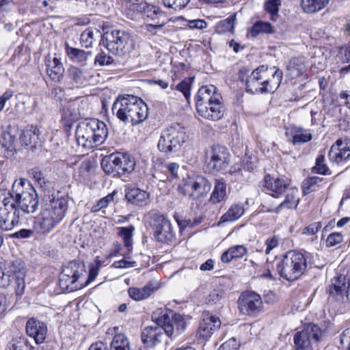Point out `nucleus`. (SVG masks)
Wrapping results in <instances>:
<instances>
[{"label":"nucleus","mask_w":350,"mask_h":350,"mask_svg":"<svg viewBox=\"0 0 350 350\" xmlns=\"http://www.w3.org/2000/svg\"><path fill=\"white\" fill-rule=\"evenodd\" d=\"M283 73L276 67L260 66L247 76V70L241 69L239 72L241 81L245 80V90L251 94H268L274 92L280 86Z\"/></svg>","instance_id":"nucleus-1"},{"label":"nucleus","mask_w":350,"mask_h":350,"mask_svg":"<svg viewBox=\"0 0 350 350\" xmlns=\"http://www.w3.org/2000/svg\"><path fill=\"white\" fill-rule=\"evenodd\" d=\"M10 202L25 215L34 213L38 206V198L35 189L25 179L15 180L12 191H0V204L4 201Z\"/></svg>","instance_id":"nucleus-2"},{"label":"nucleus","mask_w":350,"mask_h":350,"mask_svg":"<svg viewBox=\"0 0 350 350\" xmlns=\"http://www.w3.org/2000/svg\"><path fill=\"white\" fill-rule=\"evenodd\" d=\"M113 113L125 124H139L148 116V107L139 98L130 94L119 96L112 107Z\"/></svg>","instance_id":"nucleus-3"},{"label":"nucleus","mask_w":350,"mask_h":350,"mask_svg":"<svg viewBox=\"0 0 350 350\" xmlns=\"http://www.w3.org/2000/svg\"><path fill=\"white\" fill-rule=\"evenodd\" d=\"M68 208L66 198L51 199L42 208L34 221V228L40 233L48 234L65 217Z\"/></svg>","instance_id":"nucleus-4"},{"label":"nucleus","mask_w":350,"mask_h":350,"mask_svg":"<svg viewBox=\"0 0 350 350\" xmlns=\"http://www.w3.org/2000/svg\"><path fill=\"white\" fill-rule=\"evenodd\" d=\"M213 85L202 86L196 96V110L202 117L211 120H219L224 115V107L221 95Z\"/></svg>","instance_id":"nucleus-5"},{"label":"nucleus","mask_w":350,"mask_h":350,"mask_svg":"<svg viewBox=\"0 0 350 350\" xmlns=\"http://www.w3.org/2000/svg\"><path fill=\"white\" fill-rule=\"evenodd\" d=\"M26 269L21 259L8 262L0 258V287L11 286L16 295H22L25 288Z\"/></svg>","instance_id":"nucleus-6"},{"label":"nucleus","mask_w":350,"mask_h":350,"mask_svg":"<svg viewBox=\"0 0 350 350\" xmlns=\"http://www.w3.org/2000/svg\"><path fill=\"white\" fill-rule=\"evenodd\" d=\"M308 266V256L296 250L288 251L282 260L276 262L277 272L288 281H295L299 278Z\"/></svg>","instance_id":"nucleus-7"},{"label":"nucleus","mask_w":350,"mask_h":350,"mask_svg":"<svg viewBox=\"0 0 350 350\" xmlns=\"http://www.w3.org/2000/svg\"><path fill=\"white\" fill-rule=\"evenodd\" d=\"M189 137L187 129L180 124L174 122L162 131L157 147L166 154L177 152Z\"/></svg>","instance_id":"nucleus-8"},{"label":"nucleus","mask_w":350,"mask_h":350,"mask_svg":"<svg viewBox=\"0 0 350 350\" xmlns=\"http://www.w3.org/2000/svg\"><path fill=\"white\" fill-rule=\"evenodd\" d=\"M134 157L127 153L117 152L105 157L101 161L103 171L113 177L130 174L135 167Z\"/></svg>","instance_id":"nucleus-9"},{"label":"nucleus","mask_w":350,"mask_h":350,"mask_svg":"<svg viewBox=\"0 0 350 350\" xmlns=\"http://www.w3.org/2000/svg\"><path fill=\"white\" fill-rule=\"evenodd\" d=\"M85 273L83 263L75 260L69 262L61 272L59 280L60 288L64 291L72 292L85 287Z\"/></svg>","instance_id":"nucleus-10"},{"label":"nucleus","mask_w":350,"mask_h":350,"mask_svg":"<svg viewBox=\"0 0 350 350\" xmlns=\"http://www.w3.org/2000/svg\"><path fill=\"white\" fill-rule=\"evenodd\" d=\"M104 45L113 54L122 55L129 53L135 47V40L129 32L113 29L103 35Z\"/></svg>","instance_id":"nucleus-11"},{"label":"nucleus","mask_w":350,"mask_h":350,"mask_svg":"<svg viewBox=\"0 0 350 350\" xmlns=\"http://www.w3.org/2000/svg\"><path fill=\"white\" fill-rule=\"evenodd\" d=\"M152 319L162 326L166 335L171 338H175L183 333L187 325V321L184 315L175 313L170 318L163 308L155 310L152 314Z\"/></svg>","instance_id":"nucleus-12"},{"label":"nucleus","mask_w":350,"mask_h":350,"mask_svg":"<svg viewBox=\"0 0 350 350\" xmlns=\"http://www.w3.org/2000/svg\"><path fill=\"white\" fill-rule=\"evenodd\" d=\"M211 187V183L203 176L191 175L183 178L178 190L190 200H197L206 196Z\"/></svg>","instance_id":"nucleus-13"},{"label":"nucleus","mask_w":350,"mask_h":350,"mask_svg":"<svg viewBox=\"0 0 350 350\" xmlns=\"http://www.w3.org/2000/svg\"><path fill=\"white\" fill-rule=\"evenodd\" d=\"M149 224L154 238L159 242L170 243L175 236L170 221L163 215L154 213L150 215Z\"/></svg>","instance_id":"nucleus-14"},{"label":"nucleus","mask_w":350,"mask_h":350,"mask_svg":"<svg viewBox=\"0 0 350 350\" xmlns=\"http://www.w3.org/2000/svg\"><path fill=\"white\" fill-rule=\"evenodd\" d=\"M228 150L222 146L214 145L206 152V163L208 167L215 172L227 168L229 165Z\"/></svg>","instance_id":"nucleus-15"},{"label":"nucleus","mask_w":350,"mask_h":350,"mask_svg":"<svg viewBox=\"0 0 350 350\" xmlns=\"http://www.w3.org/2000/svg\"><path fill=\"white\" fill-rule=\"evenodd\" d=\"M322 336V331L315 324H308L304 329L294 336L295 350H312V340L317 342Z\"/></svg>","instance_id":"nucleus-16"},{"label":"nucleus","mask_w":350,"mask_h":350,"mask_svg":"<svg viewBox=\"0 0 350 350\" xmlns=\"http://www.w3.org/2000/svg\"><path fill=\"white\" fill-rule=\"evenodd\" d=\"M25 216L16 206L4 200L0 204V228L10 230L17 225Z\"/></svg>","instance_id":"nucleus-17"},{"label":"nucleus","mask_w":350,"mask_h":350,"mask_svg":"<svg viewBox=\"0 0 350 350\" xmlns=\"http://www.w3.org/2000/svg\"><path fill=\"white\" fill-rule=\"evenodd\" d=\"M240 312L248 316H256L262 310V301L260 295L253 291L243 292L238 300Z\"/></svg>","instance_id":"nucleus-18"},{"label":"nucleus","mask_w":350,"mask_h":350,"mask_svg":"<svg viewBox=\"0 0 350 350\" xmlns=\"http://www.w3.org/2000/svg\"><path fill=\"white\" fill-rule=\"evenodd\" d=\"M130 8L137 12L143 13L145 16L153 21L157 20L154 23L146 25V29L148 31L152 32L157 29H161L165 23L164 20L160 21V18L164 16V14L159 8L155 5L142 1L140 3L131 5Z\"/></svg>","instance_id":"nucleus-19"},{"label":"nucleus","mask_w":350,"mask_h":350,"mask_svg":"<svg viewBox=\"0 0 350 350\" xmlns=\"http://www.w3.org/2000/svg\"><path fill=\"white\" fill-rule=\"evenodd\" d=\"M263 187L267 193L273 198H279L290 187V180L285 177L267 174L264 178Z\"/></svg>","instance_id":"nucleus-20"},{"label":"nucleus","mask_w":350,"mask_h":350,"mask_svg":"<svg viewBox=\"0 0 350 350\" xmlns=\"http://www.w3.org/2000/svg\"><path fill=\"white\" fill-rule=\"evenodd\" d=\"M350 284L344 276L334 278L328 286L327 292L336 301L342 302L348 297Z\"/></svg>","instance_id":"nucleus-21"},{"label":"nucleus","mask_w":350,"mask_h":350,"mask_svg":"<svg viewBox=\"0 0 350 350\" xmlns=\"http://www.w3.org/2000/svg\"><path fill=\"white\" fill-rule=\"evenodd\" d=\"M328 157L332 162L340 163L350 157V139H338L331 147Z\"/></svg>","instance_id":"nucleus-22"},{"label":"nucleus","mask_w":350,"mask_h":350,"mask_svg":"<svg viewBox=\"0 0 350 350\" xmlns=\"http://www.w3.org/2000/svg\"><path fill=\"white\" fill-rule=\"evenodd\" d=\"M221 326V321L218 317L206 315L199 323L196 336L203 340H208L215 330Z\"/></svg>","instance_id":"nucleus-23"},{"label":"nucleus","mask_w":350,"mask_h":350,"mask_svg":"<svg viewBox=\"0 0 350 350\" xmlns=\"http://www.w3.org/2000/svg\"><path fill=\"white\" fill-rule=\"evenodd\" d=\"M94 124L88 126L86 121L81 122L76 130V139L79 146L84 148H92L99 146L97 144V139L92 135V129Z\"/></svg>","instance_id":"nucleus-24"},{"label":"nucleus","mask_w":350,"mask_h":350,"mask_svg":"<svg viewBox=\"0 0 350 350\" xmlns=\"http://www.w3.org/2000/svg\"><path fill=\"white\" fill-rule=\"evenodd\" d=\"M26 333L33 338L37 344L42 343L46 339L48 328L45 323L36 319H29L26 323Z\"/></svg>","instance_id":"nucleus-25"},{"label":"nucleus","mask_w":350,"mask_h":350,"mask_svg":"<svg viewBox=\"0 0 350 350\" xmlns=\"http://www.w3.org/2000/svg\"><path fill=\"white\" fill-rule=\"evenodd\" d=\"M164 333L163 327L158 324L146 327L141 334L142 341L146 347H153L161 342Z\"/></svg>","instance_id":"nucleus-26"},{"label":"nucleus","mask_w":350,"mask_h":350,"mask_svg":"<svg viewBox=\"0 0 350 350\" xmlns=\"http://www.w3.org/2000/svg\"><path fill=\"white\" fill-rule=\"evenodd\" d=\"M159 288V283L155 280H151L142 288L130 287L128 289V293L132 299L139 301L148 299Z\"/></svg>","instance_id":"nucleus-27"},{"label":"nucleus","mask_w":350,"mask_h":350,"mask_svg":"<svg viewBox=\"0 0 350 350\" xmlns=\"http://www.w3.org/2000/svg\"><path fill=\"white\" fill-rule=\"evenodd\" d=\"M284 193L285 198L272 212L279 213L282 209L296 208L299 203L298 189L290 187Z\"/></svg>","instance_id":"nucleus-28"},{"label":"nucleus","mask_w":350,"mask_h":350,"mask_svg":"<svg viewBox=\"0 0 350 350\" xmlns=\"http://www.w3.org/2000/svg\"><path fill=\"white\" fill-rule=\"evenodd\" d=\"M125 198L130 203L142 206L147 204L149 193L139 188L126 189Z\"/></svg>","instance_id":"nucleus-29"},{"label":"nucleus","mask_w":350,"mask_h":350,"mask_svg":"<svg viewBox=\"0 0 350 350\" xmlns=\"http://www.w3.org/2000/svg\"><path fill=\"white\" fill-rule=\"evenodd\" d=\"M306 68L305 57H294L287 64V75L292 79H296L303 75Z\"/></svg>","instance_id":"nucleus-30"},{"label":"nucleus","mask_w":350,"mask_h":350,"mask_svg":"<svg viewBox=\"0 0 350 350\" xmlns=\"http://www.w3.org/2000/svg\"><path fill=\"white\" fill-rule=\"evenodd\" d=\"M16 130L8 127L0 131V144L5 150L12 152L16 150Z\"/></svg>","instance_id":"nucleus-31"},{"label":"nucleus","mask_w":350,"mask_h":350,"mask_svg":"<svg viewBox=\"0 0 350 350\" xmlns=\"http://www.w3.org/2000/svg\"><path fill=\"white\" fill-rule=\"evenodd\" d=\"M247 253V248L244 245H235L230 247L221 256L224 263H229L233 259L243 258Z\"/></svg>","instance_id":"nucleus-32"},{"label":"nucleus","mask_w":350,"mask_h":350,"mask_svg":"<svg viewBox=\"0 0 350 350\" xmlns=\"http://www.w3.org/2000/svg\"><path fill=\"white\" fill-rule=\"evenodd\" d=\"M88 126L94 124L92 129V135L97 139V144H102L106 139L108 135V130L106 124L98 119H90L85 120Z\"/></svg>","instance_id":"nucleus-33"},{"label":"nucleus","mask_w":350,"mask_h":350,"mask_svg":"<svg viewBox=\"0 0 350 350\" xmlns=\"http://www.w3.org/2000/svg\"><path fill=\"white\" fill-rule=\"evenodd\" d=\"M245 213L242 204H232L220 219L221 222L234 221L241 218Z\"/></svg>","instance_id":"nucleus-34"},{"label":"nucleus","mask_w":350,"mask_h":350,"mask_svg":"<svg viewBox=\"0 0 350 350\" xmlns=\"http://www.w3.org/2000/svg\"><path fill=\"white\" fill-rule=\"evenodd\" d=\"M66 53L69 59L75 63L84 64L92 53L84 50L73 48L66 44Z\"/></svg>","instance_id":"nucleus-35"},{"label":"nucleus","mask_w":350,"mask_h":350,"mask_svg":"<svg viewBox=\"0 0 350 350\" xmlns=\"http://www.w3.org/2000/svg\"><path fill=\"white\" fill-rule=\"evenodd\" d=\"M237 19V14L234 13L227 18L219 21L215 26V31L218 34H225L234 32V23Z\"/></svg>","instance_id":"nucleus-36"},{"label":"nucleus","mask_w":350,"mask_h":350,"mask_svg":"<svg viewBox=\"0 0 350 350\" xmlns=\"http://www.w3.org/2000/svg\"><path fill=\"white\" fill-rule=\"evenodd\" d=\"M64 70L63 65L57 58L54 57L52 61H49L46 71L52 80L59 81L62 78Z\"/></svg>","instance_id":"nucleus-37"},{"label":"nucleus","mask_w":350,"mask_h":350,"mask_svg":"<svg viewBox=\"0 0 350 350\" xmlns=\"http://www.w3.org/2000/svg\"><path fill=\"white\" fill-rule=\"evenodd\" d=\"M226 196V184L219 179H216L213 192L210 197V202L217 204L221 202Z\"/></svg>","instance_id":"nucleus-38"},{"label":"nucleus","mask_w":350,"mask_h":350,"mask_svg":"<svg viewBox=\"0 0 350 350\" xmlns=\"http://www.w3.org/2000/svg\"><path fill=\"white\" fill-rule=\"evenodd\" d=\"M329 0H301V7L307 13H315L326 7Z\"/></svg>","instance_id":"nucleus-39"},{"label":"nucleus","mask_w":350,"mask_h":350,"mask_svg":"<svg viewBox=\"0 0 350 350\" xmlns=\"http://www.w3.org/2000/svg\"><path fill=\"white\" fill-rule=\"evenodd\" d=\"M292 143L298 144L310 142L312 139V134L308 130L301 127H294L291 131Z\"/></svg>","instance_id":"nucleus-40"},{"label":"nucleus","mask_w":350,"mask_h":350,"mask_svg":"<svg viewBox=\"0 0 350 350\" xmlns=\"http://www.w3.org/2000/svg\"><path fill=\"white\" fill-rule=\"evenodd\" d=\"M98 36L100 32L96 29L88 28L83 31L80 37V43L85 48L91 47L95 41V36Z\"/></svg>","instance_id":"nucleus-41"},{"label":"nucleus","mask_w":350,"mask_h":350,"mask_svg":"<svg viewBox=\"0 0 350 350\" xmlns=\"http://www.w3.org/2000/svg\"><path fill=\"white\" fill-rule=\"evenodd\" d=\"M130 349L128 338L123 334H117L113 338L109 350H130Z\"/></svg>","instance_id":"nucleus-42"},{"label":"nucleus","mask_w":350,"mask_h":350,"mask_svg":"<svg viewBox=\"0 0 350 350\" xmlns=\"http://www.w3.org/2000/svg\"><path fill=\"white\" fill-rule=\"evenodd\" d=\"M134 230L135 228L132 225L128 227L118 228V234L123 239L124 246L129 250H131L132 248V237Z\"/></svg>","instance_id":"nucleus-43"},{"label":"nucleus","mask_w":350,"mask_h":350,"mask_svg":"<svg viewBox=\"0 0 350 350\" xmlns=\"http://www.w3.org/2000/svg\"><path fill=\"white\" fill-rule=\"evenodd\" d=\"M273 27L268 22L258 21L254 24L250 29V34L252 37H256L261 33H271Z\"/></svg>","instance_id":"nucleus-44"},{"label":"nucleus","mask_w":350,"mask_h":350,"mask_svg":"<svg viewBox=\"0 0 350 350\" xmlns=\"http://www.w3.org/2000/svg\"><path fill=\"white\" fill-rule=\"evenodd\" d=\"M31 346L25 337L12 339L8 345L7 350H30Z\"/></svg>","instance_id":"nucleus-45"},{"label":"nucleus","mask_w":350,"mask_h":350,"mask_svg":"<svg viewBox=\"0 0 350 350\" xmlns=\"http://www.w3.org/2000/svg\"><path fill=\"white\" fill-rule=\"evenodd\" d=\"M116 192H113L111 193L108 194L105 197L100 199L96 204H94L91 208V211L96 213L100 211L102 208L107 207L109 203L112 202L114 200V196Z\"/></svg>","instance_id":"nucleus-46"},{"label":"nucleus","mask_w":350,"mask_h":350,"mask_svg":"<svg viewBox=\"0 0 350 350\" xmlns=\"http://www.w3.org/2000/svg\"><path fill=\"white\" fill-rule=\"evenodd\" d=\"M68 75L69 78L77 84H83L84 83L85 77L81 69L72 66L68 70Z\"/></svg>","instance_id":"nucleus-47"},{"label":"nucleus","mask_w":350,"mask_h":350,"mask_svg":"<svg viewBox=\"0 0 350 350\" xmlns=\"http://www.w3.org/2000/svg\"><path fill=\"white\" fill-rule=\"evenodd\" d=\"M192 79V78H185L176 85V90L181 92L187 100L190 97Z\"/></svg>","instance_id":"nucleus-48"},{"label":"nucleus","mask_w":350,"mask_h":350,"mask_svg":"<svg viewBox=\"0 0 350 350\" xmlns=\"http://www.w3.org/2000/svg\"><path fill=\"white\" fill-rule=\"evenodd\" d=\"M280 5L281 0H268L265 3V9L271 15L272 19L278 14Z\"/></svg>","instance_id":"nucleus-49"},{"label":"nucleus","mask_w":350,"mask_h":350,"mask_svg":"<svg viewBox=\"0 0 350 350\" xmlns=\"http://www.w3.org/2000/svg\"><path fill=\"white\" fill-rule=\"evenodd\" d=\"M325 157L319 155L316 159L315 165L312 168V172L317 174H325L328 171V167L324 163Z\"/></svg>","instance_id":"nucleus-50"},{"label":"nucleus","mask_w":350,"mask_h":350,"mask_svg":"<svg viewBox=\"0 0 350 350\" xmlns=\"http://www.w3.org/2000/svg\"><path fill=\"white\" fill-rule=\"evenodd\" d=\"M189 1L190 0H163V5L165 7L172 8L175 10L185 8Z\"/></svg>","instance_id":"nucleus-51"},{"label":"nucleus","mask_w":350,"mask_h":350,"mask_svg":"<svg viewBox=\"0 0 350 350\" xmlns=\"http://www.w3.org/2000/svg\"><path fill=\"white\" fill-rule=\"evenodd\" d=\"M113 62L112 57L107 55L105 52L99 53L95 57L94 62L99 66H107Z\"/></svg>","instance_id":"nucleus-52"},{"label":"nucleus","mask_w":350,"mask_h":350,"mask_svg":"<svg viewBox=\"0 0 350 350\" xmlns=\"http://www.w3.org/2000/svg\"><path fill=\"white\" fill-rule=\"evenodd\" d=\"M343 237L340 232H333L328 235L326 239V245L328 247H333L340 243Z\"/></svg>","instance_id":"nucleus-53"},{"label":"nucleus","mask_w":350,"mask_h":350,"mask_svg":"<svg viewBox=\"0 0 350 350\" xmlns=\"http://www.w3.org/2000/svg\"><path fill=\"white\" fill-rule=\"evenodd\" d=\"M165 171L169 173L171 178H176L178 176L180 165L177 163H169L163 165Z\"/></svg>","instance_id":"nucleus-54"},{"label":"nucleus","mask_w":350,"mask_h":350,"mask_svg":"<svg viewBox=\"0 0 350 350\" xmlns=\"http://www.w3.org/2000/svg\"><path fill=\"white\" fill-rule=\"evenodd\" d=\"M322 224L320 221L313 222L303 230V234L306 235H314L321 228Z\"/></svg>","instance_id":"nucleus-55"},{"label":"nucleus","mask_w":350,"mask_h":350,"mask_svg":"<svg viewBox=\"0 0 350 350\" xmlns=\"http://www.w3.org/2000/svg\"><path fill=\"white\" fill-rule=\"evenodd\" d=\"M92 167V165L90 161H83L79 168V175L83 178L88 177Z\"/></svg>","instance_id":"nucleus-56"},{"label":"nucleus","mask_w":350,"mask_h":350,"mask_svg":"<svg viewBox=\"0 0 350 350\" xmlns=\"http://www.w3.org/2000/svg\"><path fill=\"white\" fill-rule=\"evenodd\" d=\"M340 341L342 348L350 350V327L342 332L340 334Z\"/></svg>","instance_id":"nucleus-57"},{"label":"nucleus","mask_w":350,"mask_h":350,"mask_svg":"<svg viewBox=\"0 0 350 350\" xmlns=\"http://www.w3.org/2000/svg\"><path fill=\"white\" fill-rule=\"evenodd\" d=\"M136 266V262L135 261H129L124 259L115 261L111 265V267L115 269H126L134 267Z\"/></svg>","instance_id":"nucleus-58"},{"label":"nucleus","mask_w":350,"mask_h":350,"mask_svg":"<svg viewBox=\"0 0 350 350\" xmlns=\"http://www.w3.org/2000/svg\"><path fill=\"white\" fill-rule=\"evenodd\" d=\"M321 179L319 177H311L308 179H307L304 182V192L310 193L311 191H313L314 190V188L313 187L319 182H320Z\"/></svg>","instance_id":"nucleus-59"},{"label":"nucleus","mask_w":350,"mask_h":350,"mask_svg":"<svg viewBox=\"0 0 350 350\" xmlns=\"http://www.w3.org/2000/svg\"><path fill=\"white\" fill-rule=\"evenodd\" d=\"M29 174L35 180V181L37 182L38 184H39L40 186H42L45 184V178L43 173L38 169L34 168L31 170Z\"/></svg>","instance_id":"nucleus-60"},{"label":"nucleus","mask_w":350,"mask_h":350,"mask_svg":"<svg viewBox=\"0 0 350 350\" xmlns=\"http://www.w3.org/2000/svg\"><path fill=\"white\" fill-rule=\"evenodd\" d=\"M238 347L236 339L232 338L223 343L217 350H238Z\"/></svg>","instance_id":"nucleus-61"},{"label":"nucleus","mask_w":350,"mask_h":350,"mask_svg":"<svg viewBox=\"0 0 350 350\" xmlns=\"http://www.w3.org/2000/svg\"><path fill=\"white\" fill-rule=\"evenodd\" d=\"M99 264L96 263L95 265H92L90 269L88 278L86 280H84V284L85 286H88L91 282H92L97 276L99 270Z\"/></svg>","instance_id":"nucleus-62"},{"label":"nucleus","mask_w":350,"mask_h":350,"mask_svg":"<svg viewBox=\"0 0 350 350\" xmlns=\"http://www.w3.org/2000/svg\"><path fill=\"white\" fill-rule=\"evenodd\" d=\"M278 243L279 241L276 237L267 239L265 241V254H269L273 249L275 248L278 245Z\"/></svg>","instance_id":"nucleus-63"},{"label":"nucleus","mask_w":350,"mask_h":350,"mask_svg":"<svg viewBox=\"0 0 350 350\" xmlns=\"http://www.w3.org/2000/svg\"><path fill=\"white\" fill-rule=\"evenodd\" d=\"M339 55L340 59L347 62H350V46H343L340 49Z\"/></svg>","instance_id":"nucleus-64"}]
</instances>
